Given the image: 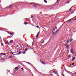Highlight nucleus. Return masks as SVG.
Wrapping results in <instances>:
<instances>
[{"label": "nucleus", "mask_w": 76, "mask_h": 76, "mask_svg": "<svg viewBox=\"0 0 76 76\" xmlns=\"http://www.w3.org/2000/svg\"><path fill=\"white\" fill-rule=\"evenodd\" d=\"M54 74H56V73L55 71H53V72L51 73V75H52L53 76L54 75Z\"/></svg>", "instance_id": "obj_1"}, {"label": "nucleus", "mask_w": 76, "mask_h": 76, "mask_svg": "<svg viewBox=\"0 0 76 76\" xmlns=\"http://www.w3.org/2000/svg\"><path fill=\"white\" fill-rule=\"evenodd\" d=\"M71 53L72 54H74V53H73V49H71Z\"/></svg>", "instance_id": "obj_2"}, {"label": "nucleus", "mask_w": 76, "mask_h": 76, "mask_svg": "<svg viewBox=\"0 0 76 76\" xmlns=\"http://www.w3.org/2000/svg\"><path fill=\"white\" fill-rule=\"evenodd\" d=\"M30 4H34V5H38V4H35V3H31Z\"/></svg>", "instance_id": "obj_3"}, {"label": "nucleus", "mask_w": 76, "mask_h": 76, "mask_svg": "<svg viewBox=\"0 0 76 76\" xmlns=\"http://www.w3.org/2000/svg\"><path fill=\"white\" fill-rule=\"evenodd\" d=\"M73 19V18H72V19H70L69 20H68V21H67V22L68 23V22H70V21H71V20H72V19Z\"/></svg>", "instance_id": "obj_4"}, {"label": "nucleus", "mask_w": 76, "mask_h": 76, "mask_svg": "<svg viewBox=\"0 0 76 76\" xmlns=\"http://www.w3.org/2000/svg\"><path fill=\"white\" fill-rule=\"evenodd\" d=\"M73 41V39H71L69 40V42H71Z\"/></svg>", "instance_id": "obj_5"}, {"label": "nucleus", "mask_w": 76, "mask_h": 76, "mask_svg": "<svg viewBox=\"0 0 76 76\" xmlns=\"http://www.w3.org/2000/svg\"><path fill=\"white\" fill-rule=\"evenodd\" d=\"M75 59V57H74L72 59V61H74Z\"/></svg>", "instance_id": "obj_6"}, {"label": "nucleus", "mask_w": 76, "mask_h": 76, "mask_svg": "<svg viewBox=\"0 0 76 76\" xmlns=\"http://www.w3.org/2000/svg\"><path fill=\"white\" fill-rule=\"evenodd\" d=\"M12 7V5H11L10 6H9V7H8V8H11V7Z\"/></svg>", "instance_id": "obj_7"}, {"label": "nucleus", "mask_w": 76, "mask_h": 76, "mask_svg": "<svg viewBox=\"0 0 76 76\" xmlns=\"http://www.w3.org/2000/svg\"><path fill=\"white\" fill-rule=\"evenodd\" d=\"M68 73H69V74H71V73L72 74V72H68Z\"/></svg>", "instance_id": "obj_8"}, {"label": "nucleus", "mask_w": 76, "mask_h": 76, "mask_svg": "<svg viewBox=\"0 0 76 76\" xmlns=\"http://www.w3.org/2000/svg\"><path fill=\"white\" fill-rule=\"evenodd\" d=\"M13 40H11L10 41V43H12L13 42Z\"/></svg>", "instance_id": "obj_9"}, {"label": "nucleus", "mask_w": 76, "mask_h": 76, "mask_svg": "<svg viewBox=\"0 0 76 76\" xmlns=\"http://www.w3.org/2000/svg\"><path fill=\"white\" fill-rule=\"evenodd\" d=\"M18 69V67H17L15 68V70H17V69Z\"/></svg>", "instance_id": "obj_10"}, {"label": "nucleus", "mask_w": 76, "mask_h": 76, "mask_svg": "<svg viewBox=\"0 0 76 76\" xmlns=\"http://www.w3.org/2000/svg\"><path fill=\"white\" fill-rule=\"evenodd\" d=\"M24 23L25 25H27V24H28V23L26 22H24Z\"/></svg>", "instance_id": "obj_11"}, {"label": "nucleus", "mask_w": 76, "mask_h": 76, "mask_svg": "<svg viewBox=\"0 0 76 76\" xmlns=\"http://www.w3.org/2000/svg\"><path fill=\"white\" fill-rule=\"evenodd\" d=\"M45 42L44 40H43L41 43V44H43V43H44Z\"/></svg>", "instance_id": "obj_12"}, {"label": "nucleus", "mask_w": 76, "mask_h": 76, "mask_svg": "<svg viewBox=\"0 0 76 76\" xmlns=\"http://www.w3.org/2000/svg\"><path fill=\"white\" fill-rule=\"evenodd\" d=\"M44 2H45V3H47V1L45 0H44Z\"/></svg>", "instance_id": "obj_13"}, {"label": "nucleus", "mask_w": 76, "mask_h": 76, "mask_svg": "<svg viewBox=\"0 0 76 76\" xmlns=\"http://www.w3.org/2000/svg\"><path fill=\"white\" fill-rule=\"evenodd\" d=\"M72 7H72L70 8V9L69 10V11H71L72 10H71V9H72Z\"/></svg>", "instance_id": "obj_14"}, {"label": "nucleus", "mask_w": 76, "mask_h": 76, "mask_svg": "<svg viewBox=\"0 0 76 76\" xmlns=\"http://www.w3.org/2000/svg\"><path fill=\"white\" fill-rule=\"evenodd\" d=\"M42 64H45V62H44V61H42Z\"/></svg>", "instance_id": "obj_15"}, {"label": "nucleus", "mask_w": 76, "mask_h": 76, "mask_svg": "<svg viewBox=\"0 0 76 76\" xmlns=\"http://www.w3.org/2000/svg\"><path fill=\"white\" fill-rule=\"evenodd\" d=\"M52 34H53V35H54V34H55V33H54V31H52Z\"/></svg>", "instance_id": "obj_16"}, {"label": "nucleus", "mask_w": 76, "mask_h": 76, "mask_svg": "<svg viewBox=\"0 0 76 76\" xmlns=\"http://www.w3.org/2000/svg\"><path fill=\"white\" fill-rule=\"evenodd\" d=\"M1 54H3V55L4 56H5V55H6V54L5 53L3 54V53H2Z\"/></svg>", "instance_id": "obj_17"}, {"label": "nucleus", "mask_w": 76, "mask_h": 76, "mask_svg": "<svg viewBox=\"0 0 76 76\" xmlns=\"http://www.w3.org/2000/svg\"><path fill=\"white\" fill-rule=\"evenodd\" d=\"M60 31V29H58V30H57L56 31H57V32H58V31Z\"/></svg>", "instance_id": "obj_18"}, {"label": "nucleus", "mask_w": 76, "mask_h": 76, "mask_svg": "<svg viewBox=\"0 0 76 76\" xmlns=\"http://www.w3.org/2000/svg\"><path fill=\"white\" fill-rule=\"evenodd\" d=\"M69 47V45H67L66 46V48H68V47Z\"/></svg>", "instance_id": "obj_19"}, {"label": "nucleus", "mask_w": 76, "mask_h": 76, "mask_svg": "<svg viewBox=\"0 0 76 76\" xmlns=\"http://www.w3.org/2000/svg\"><path fill=\"white\" fill-rule=\"evenodd\" d=\"M39 34H40V31H39V32L37 34H38V35H39Z\"/></svg>", "instance_id": "obj_20"}, {"label": "nucleus", "mask_w": 76, "mask_h": 76, "mask_svg": "<svg viewBox=\"0 0 76 76\" xmlns=\"http://www.w3.org/2000/svg\"><path fill=\"white\" fill-rule=\"evenodd\" d=\"M1 45L2 46H3V45H4L3 43H1Z\"/></svg>", "instance_id": "obj_21"}, {"label": "nucleus", "mask_w": 76, "mask_h": 76, "mask_svg": "<svg viewBox=\"0 0 76 76\" xmlns=\"http://www.w3.org/2000/svg\"><path fill=\"white\" fill-rule=\"evenodd\" d=\"M67 51H68V52H69V49H67L66 50Z\"/></svg>", "instance_id": "obj_22"}, {"label": "nucleus", "mask_w": 76, "mask_h": 76, "mask_svg": "<svg viewBox=\"0 0 76 76\" xmlns=\"http://www.w3.org/2000/svg\"><path fill=\"white\" fill-rule=\"evenodd\" d=\"M57 34V33L56 31H55V34Z\"/></svg>", "instance_id": "obj_23"}, {"label": "nucleus", "mask_w": 76, "mask_h": 76, "mask_svg": "<svg viewBox=\"0 0 76 76\" xmlns=\"http://www.w3.org/2000/svg\"><path fill=\"white\" fill-rule=\"evenodd\" d=\"M38 35H39V34H37L36 35V37H38Z\"/></svg>", "instance_id": "obj_24"}, {"label": "nucleus", "mask_w": 76, "mask_h": 76, "mask_svg": "<svg viewBox=\"0 0 76 76\" xmlns=\"http://www.w3.org/2000/svg\"><path fill=\"white\" fill-rule=\"evenodd\" d=\"M55 29H57V27L55 26Z\"/></svg>", "instance_id": "obj_25"}, {"label": "nucleus", "mask_w": 76, "mask_h": 76, "mask_svg": "<svg viewBox=\"0 0 76 76\" xmlns=\"http://www.w3.org/2000/svg\"><path fill=\"white\" fill-rule=\"evenodd\" d=\"M9 58H12V56H10V57H9Z\"/></svg>", "instance_id": "obj_26"}, {"label": "nucleus", "mask_w": 76, "mask_h": 76, "mask_svg": "<svg viewBox=\"0 0 76 76\" xmlns=\"http://www.w3.org/2000/svg\"><path fill=\"white\" fill-rule=\"evenodd\" d=\"M25 53H26V52H25L23 53V54H25Z\"/></svg>", "instance_id": "obj_27"}, {"label": "nucleus", "mask_w": 76, "mask_h": 76, "mask_svg": "<svg viewBox=\"0 0 76 76\" xmlns=\"http://www.w3.org/2000/svg\"><path fill=\"white\" fill-rule=\"evenodd\" d=\"M70 3V1H67V2H66V3Z\"/></svg>", "instance_id": "obj_28"}, {"label": "nucleus", "mask_w": 76, "mask_h": 76, "mask_svg": "<svg viewBox=\"0 0 76 76\" xmlns=\"http://www.w3.org/2000/svg\"><path fill=\"white\" fill-rule=\"evenodd\" d=\"M45 15V16H47V15H47V14H46V15H42V16H43V15Z\"/></svg>", "instance_id": "obj_29"}, {"label": "nucleus", "mask_w": 76, "mask_h": 76, "mask_svg": "<svg viewBox=\"0 0 76 76\" xmlns=\"http://www.w3.org/2000/svg\"><path fill=\"white\" fill-rule=\"evenodd\" d=\"M36 27H37V28H39V26H36Z\"/></svg>", "instance_id": "obj_30"}, {"label": "nucleus", "mask_w": 76, "mask_h": 76, "mask_svg": "<svg viewBox=\"0 0 76 76\" xmlns=\"http://www.w3.org/2000/svg\"><path fill=\"white\" fill-rule=\"evenodd\" d=\"M18 45H20V47L21 48V45H20V44H18Z\"/></svg>", "instance_id": "obj_31"}, {"label": "nucleus", "mask_w": 76, "mask_h": 76, "mask_svg": "<svg viewBox=\"0 0 76 76\" xmlns=\"http://www.w3.org/2000/svg\"><path fill=\"white\" fill-rule=\"evenodd\" d=\"M21 70H24V69H23V68H21Z\"/></svg>", "instance_id": "obj_32"}, {"label": "nucleus", "mask_w": 76, "mask_h": 76, "mask_svg": "<svg viewBox=\"0 0 76 76\" xmlns=\"http://www.w3.org/2000/svg\"><path fill=\"white\" fill-rule=\"evenodd\" d=\"M21 52H20V51L19 52V54H21Z\"/></svg>", "instance_id": "obj_33"}, {"label": "nucleus", "mask_w": 76, "mask_h": 76, "mask_svg": "<svg viewBox=\"0 0 76 76\" xmlns=\"http://www.w3.org/2000/svg\"><path fill=\"white\" fill-rule=\"evenodd\" d=\"M12 34H13V33H10V35H12Z\"/></svg>", "instance_id": "obj_34"}, {"label": "nucleus", "mask_w": 76, "mask_h": 76, "mask_svg": "<svg viewBox=\"0 0 76 76\" xmlns=\"http://www.w3.org/2000/svg\"><path fill=\"white\" fill-rule=\"evenodd\" d=\"M34 7H37V5H34Z\"/></svg>", "instance_id": "obj_35"}, {"label": "nucleus", "mask_w": 76, "mask_h": 76, "mask_svg": "<svg viewBox=\"0 0 76 76\" xmlns=\"http://www.w3.org/2000/svg\"><path fill=\"white\" fill-rule=\"evenodd\" d=\"M33 17H34V16H31V18H33Z\"/></svg>", "instance_id": "obj_36"}, {"label": "nucleus", "mask_w": 76, "mask_h": 76, "mask_svg": "<svg viewBox=\"0 0 76 76\" xmlns=\"http://www.w3.org/2000/svg\"><path fill=\"white\" fill-rule=\"evenodd\" d=\"M19 51H21V49H18Z\"/></svg>", "instance_id": "obj_37"}, {"label": "nucleus", "mask_w": 76, "mask_h": 76, "mask_svg": "<svg viewBox=\"0 0 76 76\" xmlns=\"http://www.w3.org/2000/svg\"><path fill=\"white\" fill-rule=\"evenodd\" d=\"M74 64H75V63H72V65H74Z\"/></svg>", "instance_id": "obj_38"}, {"label": "nucleus", "mask_w": 76, "mask_h": 76, "mask_svg": "<svg viewBox=\"0 0 76 76\" xmlns=\"http://www.w3.org/2000/svg\"><path fill=\"white\" fill-rule=\"evenodd\" d=\"M25 51H27V49H26L25 50Z\"/></svg>", "instance_id": "obj_39"}, {"label": "nucleus", "mask_w": 76, "mask_h": 76, "mask_svg": "<svg viewBox=\"0 0 76 76\" xmlns=\"http://www.w3.org/2000/svg\"><path fill=\"white\" fill-rule=\"evenodd\" d=\"M4 42H7V41H6V40H4Z\"/></svg>", "instance_id": "obj_40"}, {"label": "nucleus", "mask_w": 76, "mask_h": 76, "mask_svg": "<svg viewBox=\"0 0 76 76\" xmlns=\"http://www.w3.org/2000/svg\"><path fill=\"white\" fill-rule=\"evenodd\" d=\"M76 20V18L74 20Z\"/></svg>", "instance_id": "obj_41"}, {"label": "nucleus", "mask_w": 76, "mask_h": 76, "mask_svg": "<svg viewBox=\"0 0 76 76\" xmlns=\"http://www.w3.org/2000/svg\"><path fill=\"white\" fill-rule=\"evenodd\" d=\"M12 54H13V55H15V54H14V53H11Z\"/></svg>", "instance_id": "obj_42"}, {"label": "nucleus", "mask_w": 76, "mask_h": 76, "mask_svg": "<svg viewBox=\"0 0 76 76\" xmlns=\"http://www.w3.org/2000/svg\"><path fill=\"white\" fill-rule=\"evenodd\" d=\"M53 30V31H55V28H54Z\"/></svg>", "instance_id": "obj_43"}, {"label": "nucleus", "mask_w": 76, "mask_h": 76, "mask_svg": "<svg viewBox=\"0 0 76 76\" xmlns=\"http://www.w3.org/2000/svg\"><path fill=\"white\" fill-rule=\"evenodd\" d=\"M74 13V12H72L71 13L72 14H73Z\"/></svg>", "instance_id": "obj_44"}, {"label": "nucleus", "mask_w": 76, "mask_h": 76, "mask_svg": "<svg viewBox=\"0 0 76 76\" xmlns=\"http://www.w3.org/2000/svg\"><path fill=\"white\" fill-rule=\"evenodd\" d=\"M65 45H67V43L65 44Z\"/></svg>", "instance_id": "obj_45"}, {"label": "nucleus", "mask_w": 76, "mask_h": 76, "mask_svg": "<svg viewBox=\"0 0 76 76\" xmlns=\"http://www.w3.org/2000/svg\"><path fill=\"white\" fill-rule=\"evenodd\" d=\"M28 63L29 64H31V63H29V62H28Z\"/></svg>", "instance_id": "obj_46"}, {"label": "nucleus", "mask_w": 76, "mask_h": 76, "mask_svg": "<svg viewBox=\"0 0 76 76\" xmlns=\"http://www.w3.org/2000/svg\"><path fill=\"white\" fill-rule=\"evenodd\" d=\"M17 45V47H19V45Z\"/></svg>", "instance_id": "obj_47"}, {"label": "nucleus", "mask_w": 76, "mask_h": 76, "mask_svg": "<svg viewBox=\"0 0 76 76\" xmlns=\"http://www.w3.org/2000/svg\"><path fill=\"white\" fill-rule=\"evenodd\" d=\"M51 72H52V71H50V73H51Z\"/></svg>", "instance_id": "obj_48"}, {"label": "nucleus", "mask_w": 76, "mask_h": 76, "mask_svg": "<svg viewBox=\"0 0 76 76\" xmlns=\"http://www.w3.org/2000/svg\"><path fill=\"white\" fill-rule=\"evenodd\" d=\"M67 41V43H69V41Z\"/></svg>", "instance_id": "obj_49"}, {"label": "nucleus", "mask_w": 76, "mask_h": 76, "mask_svg": "<svg viewBox=\"0 0 76 76\" xmlns=\"http://www.w3.org/2000/svg\"><path fill=\"white\" fill-rule=\"evenodd\" d=\"M62 75H63V76H64V74H63Z\"/></svg>", "instance_id": "obj_50"}, {"label": "nucleus", "mask_w": 76, "mask_h": 76, "mask_svg": "<svg viewBox=\"0 0 76 76\" xmlns=\"http://www.w3.org/2000/svg\"><path fill=\"white\" fill-rule=\"evenodd\" d=\"M56 32V33H58V32H57V31Z\"/></svg>", "instance_id": "obj_51"}, {"label": "nucleus", "mask_w": 76, "mask_h": 76, "mask_svg": "<svg viewBox=\"0 0 76 76\" xmlns=\"http://www.w3.org/2000/svg\"><path fill=\"white\" fill-rule=\"evenodd\" d=\"M70 55H69V57H70Z\"/></svg>", "instance_id": "obj_52"}, {"label": "nucleus", "mask_w": 76, "mask_h": 76, "mask_svg": "<svg viewBox=\"0 0 76 76\" xmlns=\"http://www.w3.org/2000/svg\"><path fill=\"white\" fill-rule=\"evenodd\" d=\"M75 74H76V72H75Z\"/></svg>", "instance_id": "obj_53"}, {"label": "nucleus", "mask_w": 76, "mask_h": 76, "mask_svg": "<svg viewBox=\"0 0 76 76\" xmlns=\"http://www.w3.org/2000/svg\"><path fill=\"white\" fill-rule=\"evenodd\" d=\"M27 46H28V47H29V46H28V45H27Z\"/></svg>", "instance_id": "obj_54"}, {"label": "nucleus", "mask_w": 76, "mask_h": 76, "mask_svg": "<svg viewBox=\"0 0 76 76\" xmlns=\"http://www.w3.org/2000/svg\"><path fill=\"white\" fill-rule=\"evenodd\" d=\"M0 30H1V29H0Z\"/></svg>", "instance_id": "obj_55"}, {"label": "nucleus", "mask_w": 76, "mask_h": 76, "mask_svg": "<svg viewBox=\"0 0 76 76\" xmlns=\"http://www.w3.org/2000/svg\"><path fill=\"white\" fill-rule=\"evenodd\" d=\"M2 59H2H2H1V60H2Z\"/></svg>", "instance_id": "obj_56"}, {"label": "nucleus", "mask_w": 76, "mask_h": 76, "mask_svg": "<svg viewBox=\"0 0 76 76\" xmlns=\"http://www.w3.org/2000/svg\"><path fill=\"white\" fill-rule=\"evenodd\" d=\"M58 0H58L57 1H58Z\"/></svg>", "instance_id": "obj_57"}, {"label": "nucleus", "mask_w": 76, "mask_h": 76, "mask_svg": "<svg viewBox=\"0 0 76 76\" xmlns=\"http://www.w3.org/2000/svg\"><path fill=\"white\" fill-rule=\"evenodd\" d=\"M3 60H4V59H3Z\"/></svg>", "instance_id": "obj_58"}]
</instances>
